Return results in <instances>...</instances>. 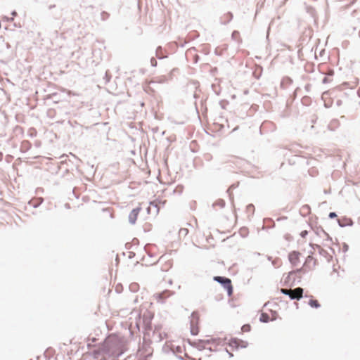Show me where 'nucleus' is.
I'll use <instances>...</instances> for the list:
<instances>
[{
  "label": "nucleus",
  "mask_w": 360,
  "mask_h": 360,
  "mask_svg": "<svg viewBox=\"0 0 360 360\" xmlns=\"http://www.w3.org/2000/svg\"><path fill=\"white\" fill-rule=\"evenodd\" d=\"M200 315L198 312H193L190 317V330L193 335H197L200 331Z\"/></svg>",
  "instance_id": "nucleus-1"
},
{
  "label": "nucleus",
  "mask_w": 360,
  "mask_h": 360,
  "mask_svg": "<svg viewBox=\"0 0 360 360\" xmlns=\"http://www.w3.org/2000/svg\"><path fill=\"white\" fill-rule=\"evenodd\" d=\"M214 280L220 283L227 290L228 295L231 296L233 293V286L231 279L221 276H214Z\"/></svg>",
  "instance_id": "nucleus-2"
},
{
  "label": "nucleus",
  "mask_w": 360,
  "mask_h": 360,
  "mask_svg": "<svg viewBox=\"0 0 360 360\" xmlns=\"http://www.w3.org/2000/svg\"><path fill=\"white\" fill-rule=\"evenodd\" d=\"M281 292L288 295L291 299L300 300L302 297L303 289L302 288H297L294 290L291 289H281Z\"/></svg>",
  "instance_id": "nucleus-3"
},
{
  "label": "nucleus",
  "mask_w": 360,
  "mask_h": 360,
  "mask_svg": "<svg viewBox=\"0 0 360 360\" xmlns=\"http://www.w3.org/2000/svg\"><path fill=\"white\" fill-rule=\"evenodd\" d=\"M300 253L297 251H292L289 253L288 259L293 266H297L300 264Z\"/></svg>",
  "instance_id": "nucleus-4"
},
{
  "label": "nucleus",
  "mask_w": 360,
  "mask_h": 360,
  "mask_svg": "<svg viewBox=\"0 0 360 360\" xmlns=\"http://www.w3.org/2000/svg\"><path fill=\"white\" fill-rule=\"evenodd\" d=\"M277 318V313L276 311L273 312L271 311V314H269L268 313L263 312L262 313L259 320L262 322L266 323L270 321L276 320Z\"/></svg>",
  "instance_id": "nucleus-5"
},
{
  "label": "nucleus",
  "mask_w": 360,
  "mask_h": 360,
  "mask_svg": "<svg viewBox=\"0 0 360 360\" xmlns=\"http://www.w3.org/2000/svg\"><path fill=\"white\" fill-rule=\"evenodd\" d=\"M316 264V260L311 255H309L303 264V268L306 269H311L315 267Z\"/></svg>",
  "instance_id": "nucleus-6"
},
{
  "label": "nucleus",
  "mask_w": 360,
  "mask_h": 360,
  "mask_svg": "<svg viewBox=\"0 0 360 360\" xmlns=\"http://www.w3.org/2000/svg\"><path fill=\"white\" fill-rule=\"evenodd\" d=\"M139 211H140V209L139 208H136V209H134L129 214V221L131 223V224H134L137 219V217H138V215L139 214Z\"/></svg>",
  "instance_id": "nucleus-7"
},
{
  "label": "nucleus",
  "mask_w": 360,
  "mask_h": 360,
  "mask_svg": "<svg viewBox=\"0 0 360 360\" xmlns=\"http://www.w3.org/2000/svg\"><path fill=\"white\" fill-rule=\"evenodd\" d=\"M108 347V344L107 342H105L98 350L94 351L93 354H94V358L98 359L99 357L100 353H105L106 352Z\"/></svg>",
  "instance_id": "nucleus-8"
},
{
  "label": "nucleus",
  "mask_w": 360,
  "mask_h": 360,
  "mask_svg": "<svg viewBox=\"0 0 360 360\" xmlns=\"http://www.w3.org/2000/svg\"><path fill=\"white\" fill-rule=\"evenodd\" d=\"M308 304L310 307L313 308H319L320 307L319 301L317 300L314 299L312 296H311Z\"/></svg>",
  "instance_id": "nucleus-9"
},
{
  "label": "nucleus",
  "mask_w": 360,
  "mask_h": 360,
  "mask_svg": "<svg viewBox=\"0 0 360 360\" xmlns=\"http://www.w3.org/2000/svg\"><path fill=\"white\" fill-rule=\"evenodd\" d=\"M169 295H170L169 292L167 290L162 293L157 294L155 295V297L158 301H161L162 299H164L165 297H168Z\"/></svg>",
  "instance_id": "nucleus-10"
},
{
  "label": "nucleus",
  "mask_w": 360,
  "mask_h": 360,
  "mask_svg": "<svg viewBox=\"0 0 360 360\" xmlns=\"http://www.w3.org/2000/svg\"><path fill=\"white\" fill-rule=\"evenodd\" d=\"M188 233V230L186 228H181L179 231V234L180 236H186Z\"/></svg>",
  "instance_id": "nucleus-11"
},
{
  "label": "nucleus",
  "mask_w": 360,
  "mask_h": 360,
  "mask_svg": "<svg viewBox=\"0 0 360 360\" xmlns=\"http://www.w3.org/2000/svg\"><path fill=\"white\" fill-rule=\"evenodd\" d=\"M241 330L244 333L249 332L251 330V326L249 324H245L242 326Z\"/></svg>",
  "instance_id": "nucleus-12"
},
{
  "label": "nucleus",
  "mask_w": 360,
  "mask_h": 360,
  "mask_svg": "<svg viewBox=\"0 0 360 360\" xmlns=\"http://www.w3.org/2000/svg\"><path fill=\"white\" fill-rule=\"evenodd\" d=\"M332 82V79L330 77H325L323 79V84H327V83H330Z\"/></svg>",
  "instance_id": "nucleus-13"
},
{
  "label": "nucleus",
  "mask_w": 360,
  "mask_h": 360,
  "mask_svg": "<svg viewBox=\"0 0 360 360\" xmlns=\"http://www.w3.org/2000/svg\"><path fill=\"white\" fill-rule=\"evenodd\" d=\"M336 217H337V214L335 212H330L329 214V217L331 218V219L335 218Z\"/></svg>",
  "instance_id": "nucleus-14"
},
{
  "label": "nucleus",
  "mask_w": 360,
  "mask_h": 360,
  "mask_svg": "<svg viewBox=\"0 0 360 360\" xmlns=\"http://www.w3.org/2000/svg\"><path fill=\"white\" fill-rule=\"evenodd\" d=\"M307 234V231H303L301 232V236L302 237H305V236Z\"/></svg>",
  "instance_id": "nucleus-15"
},
{
  "label": "nucleus",
  "mask_w": 360,
  "mask_h": 360,
  "mask_svg": "<svg viewBox=\"0 0 360 360\" xmlns=\"http://www.w3.org/2000/svg\"><path fill=\"white\" fill-rule=\"evenodd\" d=\"M248 210H253V209H254V206H253L252 205H249L248 206Z\"/></svg>",
  "instance_id": "nucleus-16"
},
{
  "label": "nucleus",
  "mask_w": 360,
  "mask_h": 360,
  "mask_svg": "<svg viewBox=\"0 0 360 360\" xmlns=\"http://www.w3.org/2000/svg\"><path fill=\"white\" fill-rule=\"evenodd\" d=\"M328 75L332 76L333 75V70H330Z\"/></svg>",
  "instance_id": "nucleus-17"
},
{
  "label": "nucleus",
  "mask_w": 360,
  "mask_h": 360,
  "mask_svg": "<svg viewBox=\"0 0 360 360\" xmlns=\"http://www.w3.org/2000/svg\"><path fill=\"white\" fill-rule=\"evenodd\" d=\"M359 35H360V30H359Z\"/></svg>",
  "instance_id": "nucleus-18"
}]
</instances>
